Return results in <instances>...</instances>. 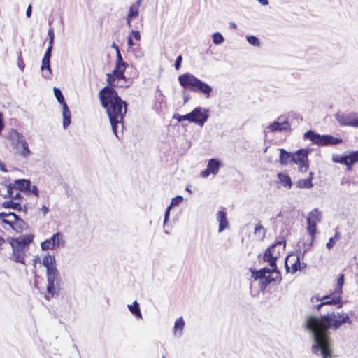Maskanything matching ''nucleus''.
<instances>
[{
    "label": "nucleus",
    "mask_w": 358,
    "mask_h": 358,
    "mask_svg": "<svg viewBox=\"0 0 358 358\" xmlns=\"http://www.w3.org/2000/svg\"><path fill=\"white\" fill-rule=\"evenodd\" d=\"M344 324H352L349 315L344 312L327 313L320 317L310 316L306 320L305 327L313 334L312 352L322 358H332L333 348L329 329L336 330Z\"/></svg>",
    "instance_id": "obj_1"
},
{
    "label": "nucleus",
    "mask_w": 358,
    "mask_h": 358,
    "mask_svg": "<svg viewBox=\"0 0 358 358\" xmlns=\"http://www.w3.org/2000/svg\"><path fill=\"white\" fill-rule=\"evenodd\" d=\"M117 86L107 85L99 92L101 106L106 109L113 133L117 135V124H122L127 112V103L115 90Z\"/></svg>",
    "instance_id": "obj_2"
},
{
    "label": "nucleus",
    "mask_w": 358,
    "mask_h": 358,
    "mask_svg": "<svg viewBox=\"0 0 358 358\" xmlns=\"http://www.w3.org/2000/svg\"><path fill=\"white\" fill-rule=\"evenodd\" d=\"M277 244H273L268 248L264 254L263 259L269 264L271 268H264L259 271H251L252 278L255 280H260L264 288L271 282L280 278V273L277 270L276 260L278 255L275 253Z\"/></svg>",
    "instance_id": "obj_3"
},
{
    "label": "nucleus",
    "mask_w": 358,
    "mask_h": 358,
    "mask_svg": "<svg viewBox=\"0 0 358 358\" xmlns=\"http://www.w3.org/2000/svg\"><path fill=\"white\" fill-rule=\"evenodd\" d=\"M116 55L115 69L106 74V81L108 85L117 86V88H126L129 86V80L124 75L128 64L123 61L120 50H117Z\"/></svg>",
    "instance_id": "obj_4"
},
{
    "label": "nucleus",
    "mask_w": 358,
    "mask_h": 358,
    "mask_svg": "<svg viewBox=\"0 0 358 358\" xmlns=\"http://www.w3.org/2000/svg\"><path fill=\"white\" fill-rule=\"evenodd\" d=\"M43 264L47 270L48 286L47 292L52 297L59 291V273L56 267L55 256L48 255L43 259Z\"/></svg>",
    "instance_id": "obj_5"
},
{
    "label": "nucleus",
    "mask_w": 358,
    "mask_h": 358,
    "mask_svg": "<svg viewBox=\"0 0 358 358\" xmlns=\"http://www.w3.org/2000/svg\"><path fill=\"white\" fill-rule=\"evenodd\" d=\"M180 85L185 90L191 92L203 94L208 98L212 92V87L207 83L197 78L189 73H183L178 77Z\"/></svg>",
    "instance_id": "obj_6"
},
{
    "label": "nucleus",
    "mask_w": 358,
    "mask_h": 358,
    "mask_svg": "<svg viewBox=\"0 0 358 358\" xmlns=\"http://www.w3.org/2000/svg\"><path fill=\"white\" fill-rule=\"evenodd\" d=\"M33 240L34 236L32 234H27L18 238H8L9 243L13 249L12 255L14 261L24 264L26 250L28 249L29 245Z\"/></svg>",
    "instance_id": "obj_7"
},
{
    "label": "nucleus",
    "mask_w": 358,
    "mask_h": 358,
    "mask_svg": "<svg viewBox=\"0 0 358 358\" xmlns=\"http://www.w3.org/2000/svg\"><path fill=\"white\" fill-rule=\"evenodd\" d=\"M303 260L304 252L296 250L291 252L285 259V266L287 272L294 274L306 268L307 265Z\"/></svg>",
    "instance_id": "obj_8"
},
{
    "label": "nucleus",
    "mask_w": 358,
    "mask_h": 358,
    "mask_svg": "<svg viewBox=\"0 0 358 358\" xmlns=\"http://www.w3.org/2000/svg\"><path fill=\"white\" fill-rule=\"evenodd\" d=\"M0 219L17 233H22L28 228L24 220L20 218L15 213H0Z\"/></svg>",
    "instance_id": "obj_9"
},
{
    "label": "nucleus",
    "mask_w": 358,
    "mask_h": 358,
    "mask_svg": "<svg viewBox=\"0 0 358 358\" xmlns=\"http://www.w3.org/2000/svg\"><path fill=\"white\" fill-rule=\"evenodd\" d=\"M309 152L308 149L301 148L293 153L292 162L298 166V171L301 173H306L309 169Z\"/></svg>",
    "instance_id": "obj_10"
},
{
    "label": "nucleus",
    "mask_w": 358,
    "mask_h": 358,
    "mask_svg": "<svg viewBox=\"0 0 358 358\" xmlns=\"http://www.w3.org/2000/svg\"><path fill=\"white\" fill-rule=\"evenodd\" d=\"M322 218L321 212L318 209H313L308 215L307 218V230L311 236V239H315V234L317 231V224Z\"/></svg>",
    "instance_id": "obj_11"
},
{
    "label": "nucleus",
    "mask_w": 358,
    "mask_h": 358,
    "mask_svg": "<svg viewBox=\"0 0 358 358\" xmlns=\"http://www.w3.org/2000/svg\"><path fill=\"white\" fill-rule=\"evenodd\" d=\"M317 301H320L324 302L326 305H334L336 306L338 308H341L343 306V302L342 300V295L332 292L331 294L328 295H325L322 298H317Z\"/></svg>",
    "instance_id": "obj_12"
},
{
    "label": "nucleus",
    "mask_w": 358,
    "mask_h": 358,
    "mask_svg": "<svg viewBox=\"0 0 358 358\" xmlns=\"http://www.w3.org/2000/svg\"><path fill=\"white\" fill-rule=\"evenodd\" d=\"M62 241V235L59 232L54 234L49 239H46L41 243L43 250H52L59 247Z\"/></svg>",
    "instance_id": "obj_13"
},
{
    "label": "nucleus",
    "mask_w": 358,
    "mask_h": 358,
    "mask_svg": "<svg viewBox=\"0 0 358 358\" xmlns=\"http://www.w3.org/2000/svg\"><path fill=\"white\" fill-rule=\"evenodd\" d=\"M220 166V162L216 159H211L208 161L207 168L201 173L203 178L208 177L210 174H217Z\"/></svg>",
    "instance_id": "obj_14"
},
{
    "label": "nucleus",
    "mask_w": 358,
    "mask_h": 358,
    "mask_svg": "<svg viewBox=\"0 0 358 358\" xmlns=\"http://www.w3.org/2000/svg\"><path fill=\"white\" fill-rule=\"evenodd\" d=\"M336 119L341 125L357 127V117L352 114L338 115Z\"/></svg>",
    "instance_id": "obj_15"
},
{
    "label": "nucleus",
    "mask_w": 358,
    "mask_h": 358,
    "mask_svg": "<svg viewBox=\"0 0 358 358\" xmlns=\"http://www.w3.org/2000/svg\"><path fill=\"white\" fill-rule=\"evenodd\" d=\"M142 3V0H137L134 3L131 4L129 7L128 14L127 15V24L129 27H131V21L133 18L138 16L139 8Z\"/></svg>",
    "instance_id": "obj_16"
},
{
    "label": "nucleus",
    "mask_w": 358,
    "mask_h": 358,
    "mask_svg": "<svg viewBox=\"0 0 358 358\" xmlns=\"http://www.w3.org/2000/svg\"><path fill=\"white\" fill-rule=\"evenodd\" d=\"M191 114L193 118V122L199 124L203 125L204 122L207 120L208 115V114L202 112L201 108H196L192 112Z\"/></svg>",
    "instance_id": "obj_17"
},
{
    "label": "nucleus",
    "mask_w": 358,
    "mask_h": 358,
    "mask_svg": "<svg viewBox=\"0 0 358 358\" xmlns=\"http://www.w3.org/2000/svg\"><path fill=\"white\" fill-rule=\"evenodd\" d=\"M268 129L271 132L275 131H290L291 127L290 124L287 121H284L283 122H273L268 127Z\"/></svg>",
    "instance_id": "obj_18"
},
{
    "label": "nucleus",
    "mask_w": 358,
    "mask_h": 358,
    "mask_svg": "<svg viewBox=\"0 0 358 358\" xmlns=\"http://www.w3.org/2000/svg\"><path fill=\"white\" fill-rule=\"evenodd\" d=\"M19 145L20 146V149L19 150L20 155L24 157H28L31 152L27 142L22 136H18L17 145H16L17 149Z\"/></svg>",
    "instance_id": "obj_19"
},
{
    "label": "nucleus",
    "mask_w": 358,
    "mask_h": 358,
    "mask_svg": "<svg viewBox=\"0 0 358 358\" xmlns=\"http://www.w3.org/2000/svg\"><path fill=\"white\" fill-rule=\"evenodd\" d=\"M341 143L342 139L340 138H335L330 135H320L319 145H336Z\"/></svg>",
    "instance_id": "obj_20"
},
{
    "label": "nucleus",
    "mask_w": 358,
    "mask_h": 358,
    "mask_svg": "<svg viewBox=\"0 0 358 358\" xmlns=\"http://www.w3.org/2000/svg\"><path fill=\"white\" fill-rule=\"evenodd\" d=\"M11 184L20 192L25 193L27 192V190H29V188L31 187V181L26 179H18Z\"/></svg>",
    "instance_id": "obj_21"
},
{
    "label": "nucleus",
    "mask_w": 358,
    "mask_h": 358,
    "mask_svg": "<svg viewBox=\"0 0 358 358\" xmlns=\"http://www.w3.org/2000/svg\"><path fill=\"white\" fill-rule=\"evenodd\" d=\"M21 192H20L15 187H14L12 184H9L7 186V194L5 195V197H8L13 200L20 199Z\"/></svg>",
    "instance_id": "obj_22"
},
{
    "label": "nucleus",
    "mask_w": 358,
    "mask_h": 358,
    "mask_svg": "<svg viewBox=\"0 0 358 358\" xmlns=\"http://www.w3.org/2000/svg\"><path fill=\"white\" fill-rule=\"evenodd\" d=\"M280 152L279 162L282 165L286 166L289 162H292L293 153L289 152L282 148L280 150Z\"/></svg>",
    "instance_id": "obj_23"
},
{
    "label": "nucleus",
    "mask_w": 358,
    "mask_h": 358,
    "mask_svg": "<svg viewBox=\"0 0 358 358\" xmlns=\"http://www.w3.org/2000/svg\"><path fill=\"white\" fill-rule=\"evenodd\" d=\"M217 220L219 221V231L221 232L228 227L226 213L222 210L218 211Z\"/></svg>",
    "instance_id": "obj_24"
},
{
    "label": "nucleus",
    "mask_w": 358,
    "mask_h": 358,
    "mask_svg": "<svg viewBox=\"0 0 358 358\" xmlns=\"http://www.w3.org/2000/svg\"><path fill=\"white\" fill-rule=\"evenodd\" d=\"M313 178V173L310 172L309 176L306 179H301L297 181V187L299 188H310L313 187L312 180Z\"/></svg>",
    "instance_id": "obj_25"
},
{
    "label": "nucleus",
    "mask_w": 358,
    "mask_h": 358,
    "mask_svg": "<svg viewBox=\"0 0 358 358\" xmlns=\"http://www.w3.org/2000/svg\"><path fill=\"white\" fill-rule=\"evenodd\" d=\"M62 116L63 127L64 128H66L71 123V111L69 110L67 105L62 106Z\"/></svg>",
    "instance_id": "obj_26"
},
{
    "label": "nucleus",
    "mask_w": 358,
    "mask_h": 358,
    "mask_svg": "<svg viewBox=\"0 0 358 358\" xmlns=\"http://www.w3.org/2000/svg\"><path fill=\"white\" fill-rule=\"evenodd\" d=\"M278 178L280 182L285 187L290 188L292 187V182L291 180V178L287 173H279L278 174Z\"/></svg>",
    "instance_id": "obj_27"
},
{
    "label": "nucleus",
    "mask_w": 358,
    "mask_h": 358,
    "mask_svg": "<svg viewBox=\"0 0 358 358\" xmlns=\"http://www.w3.org/2000/svg\"><path fill=\"white\" fill-rule=\"evenodd\" d=\"M304 138L309 139L313 143L319 145L320 135L309 130L304 134Z\"/></svg>",
    "instance_id": "obj_28"
},
{
    "label": "nucleus",
    "mask_w": 358,
    "mask_h": 358,
    "mask_svg": "<svg viewBox=\"0 0 358 358\" xmlns=\"http://www.w3.org/2000/svg\"><path fill=\"white\" fill-rule=\"evenodd\" d=\"M128 309L138 318H142V314L141 313L139 304L136 301H134L132 304L128 305Z\"/></svg>",
    "instance_id": "obj_29"
},
{
    "label": "nucleus",
    "mask_w": 358,
    "mask_h": 358,
    "mask_svg": "<svg viewBox=\"0 0 358 358\" xmlns=\"http://www.w3.org/2000/svg\"><path fill=\"white\" fill-rule=\"evenodd\" d=\"M333 160L334 162L345 164V166H347L348 170L351 171V166L350 165L349 155L337 156L336 157H334Z\"/></svg>",
    "instance_id": "obj_30"
},
{
    "label": "nucleus",
    "mask_w": 358,
    "mask_h": 358,
    "mask_svg": "<svg viewBox=\"0 0 358 358\" xmlns=\"http://www.w3.org/2000/svg\"><path fill=\"white\" fill-rule=\"evenodd\" d=\"M2 206L5 208H13L17 210H21L22 206L18 202H15L13 201H4L2 204Z\"/></svg>",
    "instance_id": "obj_31"
},
{
    "label": "nucleus",
    "mask_w": 358,
    "mask_h": 358,
    "mask_svg": "<svg viewBox=\"0 0 358 358\" xmlns=\"http://www.w3.org/2000/svg\"><path fill=\"white\" fill-rule=\"evenodd\" d=\"M343 284H344V275L341 274L337 279L336 285L334 291L335 292L342 295Z\"/></svg>",
    "instance_id": "obj_32"
},
{
    "label": "nucleus",
    "mask_w": 358,
    "mask_h": 358,
    "mask_svg": "<svg viewBox=\"0 0 358 358\" xmlns=\"http://www.w3.org/2000/svg\"><path fill=\"white\" fill-rule=\"evenodd\" d=\"M254 234L258 236L261 240L264 239L266 235V229L264 227L259 223L255 228Z\"/></svg>",
    "instance_id": "obj_33"
},
{
    "label": "nucleus",
    "mask_w": 358,
    "mask_h": 358,
    "mask_svg": "<svg viewBox=\"0 0 358 358\" xmlns=\"http://www.w3.org/2000/svg\"><path fill=\"white\" fill-rule=\"evenodd\" d=\"M55 96L57 101L63 106L67 105L61 90L59 88L54 87L53 89Z\"/></svg>",
    "instance_id": "obj_34"
},
{
    "label": "nucleus",
    "mask_w": 358,
    "mask_h": 358,
    "mask_svg": "<svg viewBox=\"0 0 358 358\" xmlns=\"http://www.w3.org/2000/svg\"><path fill=\"white\" fill-rule=\"evenodd\" d=\"M185 326V322L182 317L178 318L175 322L174 325V331L175 333L177 334L178 332L180 334L183 327Z\"/></svg>",
    "instance_id": "obj_35"
},
{
    "label": "nucleus",
    "mask_w": 358,
    "mask_h": 358,
    "mask_svg": "<svg viewBox=\"0 0 358 358\" xmlns=\"http://www.w3.org/2000/svg\"><path fill=\"white\" fill-rule=\"evenodd\" d=\"M173 119L177 120L178 122H182V121H184V120H188L190 122H193V118H192V115L191 113H187V114L184 115H179V114H175L173 115Z\"/></svg>",
    "instance_id": "obj_36"
},
{
    "label": "nucleus",
    "mask_w": 358,
    "mask_h": 358,
    "mask_svg": "<svg viewBox=\"0 0 358 358\" xmlns=\"http://www.w3.org/2000/svg\"><path fill=\"white\" fill-rule=\"evenodd\" d=\"M350 165L352 167L354 164L358 162V150L350 152L349 155Z\"/></svg>",
    "instance_id": "obj_37"
},
{
    "label": "nucleus",
    "mask_w": 358,
    "mask_h": 358,
    "mask_svg": "<svg viewBox=\"0 0 358 358\" xmlns=\"http://www.w3.org/2000/svg\"><path fill=\"white\" fill-rule=\"evenodd\" d=\"M213 41L215 44L218 45L224 41V37L219 32H215L213 34Z\"/></svg>",
    "instance_id": "obj_38"
},
{
    "label": "nucleus",
    "mask_w": 358,
    "mask_h": 358,
    "mask_svg": "<svg viewBox=\"0 0 358 358\" xmlns=\"http://www.w3.org/2000/svg\"><path fill=\"white\" fill-rule=\"evenodd\" d=\"M41 69L42 71H44V70L46 69V70L48 71L50 74L51 73V69H50V59H49L43 57L42 64H41Z\"/></svg>",
    "instance_id": "obj_39"
},
{
    "label": "nucleus",
    "mask_w": 358,
    "mask_h": 358,
    "mask_svg": "<svg viewBox=\"0 0 358 358\" xmlns=\"http://www.w3.org/2000/svg\"><path fill=\"white\" fill-rule=\"evenodd\" d=\"M247 40L251 45H253L255 46L259 45V41L256 36H248Z\"/></svg>",
    "instance_id": "obj_40"
},
{
    "label": "nucleus",
    "mask_w": 358,
    "mask_h": 358,
    "mask_svg": "<svg viewBox=\"0 0 358 358\" xmlns=\"http://www.w3.org/2000/svg\"><path fill=\"white\" fill-rule=\"evenodd\" d=\"M48 36H49V45H53V41L55 38V32L54 29L52 27H50L48 29Z\"/></svg>",
    "instance_id": "obj_41"
},
{
    "label": "nucleus",
    "mask_w": 358,
    "mask_h": 358,
    "mask_svg": "<svg viewBox=\"0 0 358 358\" xmlns=\"http://www.w3.org/2000/svg\"><path fill=\"white\" fill-rule=\"evenodd\" d=\"M183 198L181 196H177L172 199L170 206H175L182 202Z\"/></svg>",
    "instance_id": "obj_42"
},
{
    "label": "nucleus",
    "mask_w": 358,
    "mask_h": 358,
    "mask_svg": "<svg viewBox=\"0 0 358 358\" xmlns=\"http://www.w3.org/2000/svg\"><path fill=\"white\" fill-rule=\"evenodd\" d=\"M27 194H34L36 196H38V190L37 189V187L35 186V185H33L31 186V187L29 188V190H27Z\"/></svg>",
    "instance_id": "obj_43"
},
{
    "label": "nucleus",
    "mask_w": 358,
    "mask_h": 358,
    "mask_svg": "<svg viewBox=\"0 0 358 358\" xmlns=\"http://www.w3.org/2000/svg\"><path fill=\"white\" fill-rule=\"evenodd\" d=\"M182 60V55H179L176 58V62H175V68L176 70H178L180 68Z\"/></svg>",
    "instance_id": "obj_44"
},
{
    "label": "nucleus",
    "mask_w": 358,
    "mask_h": 358,
    "mask_svg": "<svg viewBox=\"0 0 358 358\" xmlns=\"http://www.w3.org/2000/svg\"><path fill=\"white\" fill-rule=\"evenodd\" d=\"M336 242V241L333 237L330 238L329 239V241L327 243V248L328 249L332 248L335 245Z\"/></svg>",
    "instance_id": "obj_45"
},
{
    "label": "nucleus",
    "mask_w": 358,
    "mask_h": 358,
    "mask_svg": "<svg viewBox=\"0 0 358 358\" xmlns=\"http://www.w3.org/2000/svg\"><path fill=\"white\" fill-rule=\"evenodd\" d=\"M52 50V45H48V48L46 50V52H45L43 57L50 59Z\"/></svg>",
    "instance_id": "obj_46"
},
{
    "label": "nucleus",
    "mask_w": 358,
    "mask_h": 358,
    "mask_svg": "<svg viewBox=\"0 0 358 358\" xmlns=\"http://www.w3.org/2000/svg\"><path fill=\"white\" fill-rule=\"evenodd\" d=\"M131 34L133 36V37L136 40V41H140L141 40V34L138 31H134L133 30L131 32Z\"/></svg>",
    "instance_id": "obj_47"
},
{
    "label": "nucleus",
    "mask_w": 358,
    "mask_h": 358,
    "mask_svg": "<svg viewBox=\"0 0 358 358\" xmlns=\"http://www.w3.org/2000/svg\"><path fill=\"white\" fill-rule=\"evenodd\" d=\"M17 61H18V66H19V67H20L22 70H24L25 65H24V64L23 59H22V57H21V56H20V57H18Z\"/></svg>",
    "instance_id": "obj_48"
},
{
    "label": "nucleus",
    "mask_w": 358,
    "mask_h": 358,
    "mask_svg": "<svg viewBox=\"0 0 358 358\" xmlns=\"http://www.w3.org/2000/svg\"><path fill=\"white\" fill-rule=\"evenodd\" d=\"M41 210L42 211L43 215H45L48 213L49 208L46 206H43L41 208Z\"/></svg>",
    "instance_id": "obj_49"
},
{
    "label": "nucleus",
    "mask_w": 358,
    "mask_h": 358,
    "mask_svg": "<svg viewBox=\"0 0 358 358\" xmlns=\"http://www.w3.org/2000/svg\"><path fill=\"white\" fill-rule=\"evenodd\" d=\"M26 15L28 17H30L31 15V6L29 5L27 9V11H26Z\"/></svg>",
    "instance_id": "obj_50"
},
{
    "label": "nucleus",
    "mask_w": 358,
    "mask_h": 358,
    "mask_svg": "<svg viewBox=\"0 0 358 358\" xmlns=\"http://www.w3.org/2000/svg\"><path fill=\"white\" fill-rule=\"evenodd\" d=\"M171 208V207L169 206L168 207V208L166 209V213H165L164 222H166V221L168 220V218H169V211H170Z\"/></svg>",
    "instance_id": "obj_51"
},
{
    "label": "nucleus",
    "mask_w": 358,
    "mask_h": 358,
    "mask_svg": "<svg viewBox=\"0 0 358 358\" xmlns=\"http://www.w3.org/2000/svg\"><path fill=\"white\" fill-rule=\"evenodd\" d=\"M127 43H128V45L131 48L134 45V42H133V40L131 37V35L129 36L128 37V41H127Z\"/></svg>",
    "instance_id": "obj_52"
},
{
    "label": "nucleus",
    "mask_w": 358,
    "mask_h": 358,
    "mask_svg": "<svg viewBox=\"0 0 358 358\" xmlns=\"http://www.w3.org/2000/svg\"><path fill=\"white\" fill-rule=\"evenodd\" d=\"M0 170L3 172H6L7 169H6L5 164L0 161Z\"/></svg>",
    "instance_id": "obj_53"
},
{
    "label": "nucleus",
    "mask_w": 358,
    "mask_h": 358,
    "mask_svg": "<svg viewBox=\"0 0 358 358\" xmlns=\"http://www.w3.org/2000/svg\"><path fill=\"white\" fill-rule=\"evenodd\" d=\"M333 238L337 241L341 238V234L338 231H336L335 235Z\"/></svg>",
    "instance_id": "obj_54"
},
{
    "label": "nucleus",
    "mask_w": 358,
    "mask_h": 358,
    "mask_svg": "<svg viewBox=\"0 0 358 358\" xmlns=\"http://www.w3.org/2000/svg\"><path fill=\"white\" fill-rule=\"evenodd\" d=\"M325 306V304L324 303V302L321 301V303H319L318 305H317V306H316V309H317V310H320V308H321L322 306Z\"/></svg>",
    "instance_id": "obj_55"
},
{
    "label": "nucleus",
    "mask_w": 358,
    "mask_h": 358,
    "mask_svg": "<svg viewBox=\"0 0 358 358\" xmlns=\"http://www.w3.org/2000/svg\"><path fill=\"white\" fill-rule=\"evenodd\" d=\"M262 5H267L268 3V0H258Z\"/></svg>",
    "instance_id": "obj_56"
},
{
    "label": "nucleus",
    "mask_w": 358,
    "mask_h": 358,
    "mask_svg": "<svg viewBox=\"0 0 358 358\" xmlns=\"http://www.w3.org/2000/svg\"><path fill=\"white\" fill-rule=\"evenodd\" d=\"M111 47L115 50L116 52H117V50H119V48L115 44V43H113V44L111 45Z\"/></svg>",
    "instance_id": "obj_57"
},
{
    "label": "nucleus",
    "mask_w": 358,
    "mask_h": 358,
    "mask_svg": "<svg viewBox=\"0 0 358 358\" xmlns=\"http://www.w3.org/2000/svg\"><path fill=\"white\" fill-rule=\"evenodd\" d=\"M4 242V238L0 236V247L3 244Z\"/></svg>",
    "instance_id": "obj_58"
},
{
    "label": "nucleus",
    "mask_w": 358,
    "mask_h": 358,
    "mask_svg": "<svg viewBox=\"0 0 358 358\" xmlns=\"http://www.w3.org/2000/svg\"><path fill=\"white\" fill-rule=\"evenodd\" d=\"M230 26H231V28H233V29H236V24H235V23H231V24H230Z\"/></svg>",
    "instance_id": "obj_59"
},
{
    "label": "nucleus",
    "mask_w": 358,
    "mask_h": 358,
    "mask_svg": "<svg viewBox=\"0 0 358 358\" xmlns=\"http://www.w3.org/2000/svg\"><path fill=\"white\" fill-rule=\"evenodd\" d=\"M357 127H358V117H357Z\"/></svg>",
    "instance_id": "obj_60"
},
{
    "label": "nucleus",
    "mask_w": 358,
    "mask_h": 358,
    "mask_svg": "<svg viewBox=\"0 0 358 358\" xmlns=\"http://www.w3.org/2000/svg\"><path fill=\"white\" fill-rule=\"evenodd\" d=\"M163 358H165V357L164 356Z\"/></svg>",
    "instance_id": "obj_61"
}]
</instances>
